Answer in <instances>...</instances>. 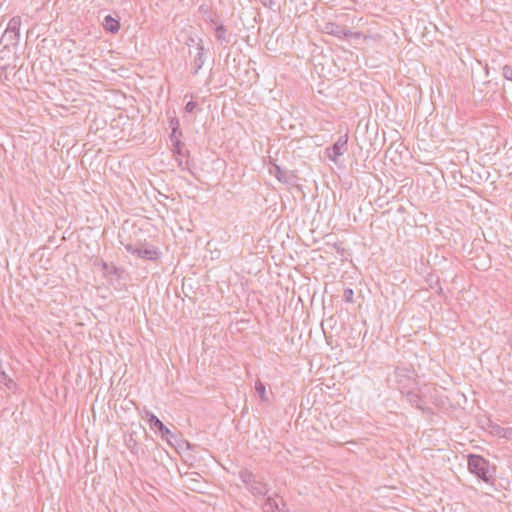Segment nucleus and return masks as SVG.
<instances>
[{
	"label": "nucleus",
	"instance_id": "26",
	"mask_svg": "<svg viewBox=\"0 0 512 512\" xmlns=\"http://www.w3.org/2000/svg\"><path fill=\"white\" fill-rule=\"evenodd\" d=\"M502 430H503L502 427H500L499 425H495V426H493L492 432L495 434H500Z\"/></svg>",
	"mask_w": 512,
	"mask_h": 512
},
{
	"label": "nucleus",
	"instance_id": "13",
	"mask_svg": "<svg viewBox=\"0 0 512 512\" xmlns=\"http://www.w3.org/2000/svg\"><path fill=\"white\" fill-rule=\"evenodd\" d=\"M104 28L108 32L116 33L120 28L119 21L114 19L112 16L107 15L104 18Z\"/></svg>",
	"mask_w": 512,
	"mask_h": 512
},
{
	"label": "nucleus",
	"instance_id": "7",
	"mask_svg": "<svg viewBox=\"0 0 512 512\" xmlns=\"http://www.w3.org/2000/svg\"><path fill=\"white\" fill-rule=\"evenodd\" d=\"M323 33L335 36L337 38H348L350 30L334 22H326L321 28Z\"/></svg>",
	"mask_w": 512,
	"mask_h": 512
},
{
	"label": "nucleus",
	"instance_id": "4",
	"mask_svg": "<svg viewBox=\"0 0 512 512\" xmlns=\"http://www.w3.org/2000/svg\"><path fill=\"white\" fill-rule=\"evenodd\" d=\"M145 417L149 423L150 428L153 430H158L162 439L166 440L170 445H173L171 439L175 438L176 436L171 432V430L167 428L155 414L148 410L145 411Z\"/></svg>",
	"mask_w": 512,
	"mask_h": 512
},
{
	"label": "nucleus",
	"instance_id": "28",
	"mask_svg": "<svg viewBox=\"0 0 512 512\" xmlns=\"http://www.w3.org/2000/svg\"><path fill=\"white\" fill-rule=\"evenodd\" d=\"M189 41H190V43H188V46H191V44L196 45V43L198 42V41H195V39H193V38H190Z\"/></svg>",
	"mask_w": 512,
	"mask_h": 512
},
{
	"label": "nucleus",
	"instance_id": "23",
	"mask_svg": "<svg viewBox=\"0 0 512 512\" xmlns=\"http://www.w3.org/2000/svg\"><path fill=\"white\" fill-rule=\"evenodd\" d=\"M260 2L268 8H272L274 5V0H260Z\"/></svg>",
	"mask_w": 512,
	"mask_h": 512
},
{
	"label": "nucleus",
	"instance_id": "6",
	"mask_svg": "<svg viewBox=\"0 0 512 512\" xmlns=\"http://www.w3.org/2000/svg\"><path fill=\"white\" fill-rule=\"evenodd\" d=\"M347 143L348 135L340 136L331 147L326 148L327 157L336 163L337 159L347 151Z\"/></svg>",
	"mask_w": 512,
	"mask_h": 512
},
{
	"label": "nucleus",
	"instance_id": "22",
	"mask_svg": "<svg viewBox=\"0 0 512 512\" xmlns=\"http://www.w3.org/2000/svg\"><path fill=\"white\" fill-rule=\"evenodd\" d=\"M354 292L352 289L347 288L344 290V299L346 302H351L353 299Z\"/></svg>",
	"mask_w": 512,
	"mask_h": 512
},
{
	"label": "nucleus",
	"instance_id": "1",
	"mask_svg": "<svg viewBox=\"0 0 512 512\" xmlns=\"http://www.w3.org/2000/svg\"><path fill=\"white\" fill-rule=\"evenodd\" d=\"M395 380L399 391L403 394L417 387V374L410 366H398L395 369Z\"/></svg>",
	"mask_w": 512,
	"mask_h": 512
},
{
	"label": "nucleus",
	"instance_id": "9",
	"mask_svg": "<svg viewBox=\"0 0 512 512\" xmlns=\"http://www.w3.org/2000/svg\"><path fill=\"white\" fill-rule=\"evenodd\" d=\"M403 395H405L407 401L412 406H415L417 409H419L423 412H426L429 410L428 408L425 407L424 400L420 397V395L417 392H415V389H411V390L403 393Z\"/></svg>",
	"mask_w": 512,
	"mask_h": 512
},
{
	"label": "nucleus",
	"instance_id": "12",
	"mask_svg": "<svg viewBox=\"0 0 512 512\" xmlns=\"http://www.w3.org/2000/svg\"><path fill=\"white\" fill-rule=\"evenodd\" d=\"M126 447L130 450L131 453L137 454L139 451V445L136 439V433L131 432L125 436L124 439Z\"/></svg>",
	"mask_w": 512,
	"mask_h": 512
},
{
	"label": "nucleus",
	"instance_id": "27",
	"mask_svg": "<svg viewBox=\"0 0 512 512\" xmlns=\"http://www.w3.org/2000/svg\"><path fill=\"white\" fill-rule=\"evenodd\" d=\"M189 41H190V43H188V46H191V44L196 45V43L198 42V41H195V39H193V38H190Z\"/></svg>",
	"mask_w": 512,
	"mask_h": 512
},
{
	"label": "nucleus",
	"instance_id": "18",
	"mask_svg": "<svg viewBox=\"0 0 512 512\" xmlns=\"http://www.w3.org/2000/svg\"><path fill=\"white\" fill-rule=\"evenodd\" d=\"M184 144L182 142H175V145H173V153L180 157H186L188 156L189 152L185 151L183 149Z\"/></svg>",
	"mask_w": 512,
	"mask_h": 512
},
{
	"label": "nucleus",
	"instance_id": "25",
	"mask_svg": "<svg viewBox=\"0 0 512 512\" xmlns=\"http://www.w3.org/2000/svg\"><path fill=\"white\" fill-rule=\"evenodd\" d=\"M361 36H362V34L360 32H351L350 31V34L348 37H352L354 39H359Z\"/></svg>",
	"mask_w": 512,
	"mask_h": 512
},
{
	"label": "nucleus",
	"instance_id": "10",
	"mask_svg": "<svg viewBox=\"0 0 512 512\" xmlns=\"http://www.w3.org/2000/svg\"><path fill=\"white\" fill-rule=\"evenodd\" d=\"M285 504L282 498L268 497L264 503L263 509L265 512H281L283 511Z\"/></svg>",
	"mask_w": 512,
	"mask_h": 512
},
{
	"label": "nucleus",
	"instance_id": "17",
	"mask_svg": "<svg viewBox=\"0 0 512 512\" xmlns=\"http://www.w3.org/2000/svg\"><path fill=\"white\" fill-rule=\"evenodd\" d=\"M270 173L273 174L280 182H285V172L280 168V166L274 164L270 169Z\"/></svg>",
	"mask_w": 512,
	"mask_h": 512
},
{
	"label": "nucleus",
	"instance_id": "20",
	"mask_svg": "<svg viewBox=\"0 0 512 512\" xmlns=\"http://www.w3.org/2000/svg\"><path fill=\"white\" fill-rule=\"evenodd\" d=\"M503 76L505 79L512 81V68L510 66L505 65L503 67Z\"/></svg>",
	"mask_w": 512,
	"mask_h": 512
},
{
	"label": "nucleus",
	"instance_id": "5",
	"mask_svg": "<svg viewBox=\"0 0 512 512\" xmlns=\"http://www.w3.org/2000/svg\"><path fill=\"white\" fill-rule=\"evenodd\" d=\"M125 248L129 253L136 255L141 259L154 261L157 260L160 255V251L154 246L142 247L133 244H127L125 245Z\"/></svg>",
	"mask_w": 512,
	"mask_h": 512
},
{
	"label": "nucleus",
	"instance_id": "3",
	"mask_svg": "<svg viewBox=\"0 0 512 512\" xmlns=\"http://www.w3.org/2000/svg\"><path fill=\"white\" fill-rule=\"evenodd\" d=\"M20 26H21V17L14 16L8 22L7 28L4 31L1 42H5V47L8 45H17L20 37Z\"/></svg>",
	"mask_w": 512,
	"mask_h": 512
},
{
	"label": "nucleus",
	"instance_id": "21",
	"mask_svg": "<svg viewBox=\"0 0 512 512\" xmlns=\"http://www.w3.org/2000/svg\"><path fill=\"white\" fill-rule=\"evenodd\" d=\"M198 104L194 101H189L186 105H185V111L187 113H193L195 111V109L197 108Z\"/></svg>",
	"mask_w": 512,
	"mask_h": 512
},
{
	"label": "nucleus",
	"instance_id": "16",
	"mask_svg": "<svg viewBox=\"0 0 512 512\" xmlns=\"http://www.w3.org/2000/svg\"><path fill=\"white\" fill-rule=\"evenodd\" d=\"M255 390L263 402L268 401L265 385L260 380L256 381Z\"/></svg>",
	"mask_w": 512,
	"mask_h": 512
},
{
	"label": "nucleus",
	"instance_id": "8",
	"mask_svg": "<svg viewBox=\"0 0 512 512\" xmlns=\"http://www.w3.org/2000/svg\"><path fill=\"white\" fill-rule=\"evenodd\" d=\"M204 62H205L204 46L202 44V40L199 39L198 42L196 43L195 56H194V60L192 62L193 74H197L199 72V70L202 68Z\"/></svg>",
	"mask_w": 512,
	"mask_h": 512
},
{
	"label": "nucleus",
	"instance_id": "14",
	"mask_svg": "<svg viewBox=\"0 0 512 512\" xmlns=\"http://www.w3.org/2000/svg\"><path fill=\"white\" fill-rule=\"evenodd\" d=\"M215 35L217 40L221 44H227L229 43V38L227 37V30L224 25H220L215 29Z\"/></svg>",
	"mask_w": 512,
	"mask_h": 512
},
{
	"label": "nucleus",
	"instance_id": "24",
	"mask_svg": "<svg viewBox=\"0 0 512 512\" xmlns=\"http://www.w3.org/2000/svg\"><path fill=\"white\" fill-rule=\"evenodd\" d=\"M173 127H176V130L179 128V121L177 118H173L170 121V128L173 130Z\"/></svg>",
	"mask_w": 512,
	"mask_h": 512
},
{
	"label": "nucleus",
	"instance_id": "15",
	"mask_svg": "<svg viewBox=\"0 0 512 512\" xmlns=\"http://www.w3.org/2000/svg\"><path fill=\"white\" fill-rule=\"evenodd\" d=\"M239 477L242 480V482L245 484L246 488H248L251 485V483L254 481V479L256 478V476L249 470L240 471Z\"/></svg>",
	"mask_w": 512,
	"mask_h": 512
},
{
	"label": "nucleus",
	"instance_id": "2",
	"mask_svg": "<svg viewBox=\"0 0 512 512\" xmlns=\"http://www.w3.org/2000/svg\"><path fill=\"white\" fill-rule=\"evenodd\" d=\"M468 470L485 482L489 481V462L482 456L470 454L468 456Z\"/></svg>",
	"mask_w": 512,
	"mask_h": 512
},
{
	"label": "nucleus",
	"instance_id": "19",
	"mask_svg": "<svg viewBox=\"0 0 512 512\" xmlns=\"http://www.w3.org/2000/svg\"><path fill=\"white\" fill-rule=\"evenodd\" d=\"M182 135V133L179 130H176V127H173V131L170 134V140L172 142V145H175V142H181L179 137Z\"/></svg>",
	"mask_w": 512,
	"mask_h": 512
},
{
	"label": "nucleus",
	"instance_id": "29",
	"mask_svg": "<svg viewBox=\"0 0 512 512\" xmlns=\"http://www.w3.org/2000/svg\"><path fill=\"white\" fill-rule=\"evenodd\" d=\"M177 160H178V162H179V166H182V164H183V163H182V160H181V159H177Z\"/></svg>",
	"mask_w": 512,
	"mask_h": 512
},
{
	"label": "nucleus",
	"instance_id": "11",
	"mask_svg": "<svg viewBox=\"0 0 512 512\" xmlns=\"http://www.w3.org/2000/svg\"><path fill=\"white\" fill-rule=\"evenodd\" d=\"M248 489L255 496H264L268 492L267 485L257 478L254 479V481L251 483Z\"/></svg>",
	"mask_w": 512,
	"mask_h": 512
}]
</instances>
